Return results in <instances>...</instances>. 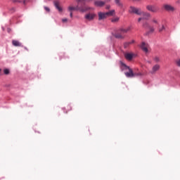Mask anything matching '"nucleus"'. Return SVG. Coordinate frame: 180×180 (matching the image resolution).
I'll list each match as a JSON object with an SVG mask.
<instances>
[{"label":"nucleus","instance_id":"obj_1","mask_svg":"<svg viewBox=\"0 0 180 180\" xmlns=\"http://www.w3.org/2000/svg\"><path fill=\"white\" fill-rule=\"evenodd\" d=\"M77 2V6L76 7L74 6H69L68 11L69 12H72V11H79L82 13L84 12H86L88 11H91V9H94L93 8L89 7L86 5V0H76Z\"/></svg>","mask_w":180,"mask_h":180},{"label":"nucleus","instance_id":"obj_2","mask_svg":"<svg viewBox=\"0 0 180 180\" xmlns=\"http://www.w3.org/2000/svg\"><path fill=\"white\" fill-rule=\"evenodd\" d=\"M130 27L127 28H121L118 31H117L115 34V39H124V34L128 32H130Z\"/></svg>","mask_w":180,"mask_h":180},{"label":"nucleus","instance_id":"obj_3","mask_svg":"<svg viewBox=\"0 0 180 180\" xmlns=\"http://www.w3.org/2000/svg\"><path fill=\"white\" fill-rule=\"evenodd\" d=\"M115 15V10H111L106 13H98V20H103V19H106L108 16H113Z\"/></svg>","mask_w":180,"mask_h":180},{"label":"nucleus","instance_id":"obj_4","mask_svg":"<svg viewBox=\"0 0 180 180\" xmlns=\"http://www.w3.org/2000/svg\"><path fill=\"white\" fill-rule=\"evenodd\" d=\"M129 12L131 13H135V15H139V16H141L143 13V11H141V8H136L134 6H131L129 8Z\"/></svg>","mask_w":180,"mask_h":180},{"label":"nucleus","instance_id":"obj_5","mask_svg":"<svg viewBox=\"0 0 180 180\" xmlns=\"http://www.w3.org/2000/svg\"><path fill=\"white\" fill-rule=\"evenodd\" d=\"M126 68L129 70V72H125V75L127 78H133L136 75H141V74H135L133 72V70L130 69L129 67L126 66Z\"/></svg>","mask_w":180,"mask_h":180},{"label":"nucleus","instance_id":"obj_6","mask_svg":"<svg viewBox=\"0 0 180 180\" xmlns=\"http://www.w3.org/2000/svg\"><path fill=\"white\" fill-rule=\"evenodd\" d=\"M160 68H161V66L158 64H155L152 67V69L149 71V72L152 75L157 74V71H160Z\"/></svg>","mask_w":180,"mask_h":180},{"label":"nucleus","instance_id":"obj_7","mask_svg":"<svg viewBox=\"0 0 180 180\" xmlns=\"http://www.w3.org/2000/svg\"><path fill=\"white\" fill-rule=\"evenodd\" d=\"M146 9L147 11H149V12H153V13H156V12H158V8L153 5L146 6Z\"/></svg>","mask_w":180,"mask_h":180},{"label":"nucleus","instance_id":"obj_8","mask_svg":"<svg viewBox=\"0 0 180 180\" xmlns=\"http://www.w3.org/2000/svg\"><path fill=\"white\" fill-rule=\"evenodd\" d=\"M95 16H96V15L94 13H87L85 15L84 18L86 20H94V19H95Z\"/></svg>","mask_w":180,"mask_h":180},{"label":"nucleus","instance_id":"obj_9","mask_svg":"<svg viewBox=\"0 0 180 180\" xmlns=\"http://www.w3.org/2000/svg\"><path fill=\"white\" fill-rule=\"evenodd\" d=\"M53 5L56 8V9L58 11V12H63V8L60 6V1H54Z\"/></svg>","mask_w":180,"mask_h":180},{"label":"nucleus","instance_id":"obj_10","mask_svg":"<svg viewBox=\"0 0 180 180\" xmlns=\"http://www.w3.org/2000/svg\"><path fill=\"white\" fill-rule=\"evenodd\" d=\"M105 4H106L105 1H100V0H97V1H94L95 6H98V7H100V8H102V6H104V5Z\"/></svg>","mask_w":180,"mask_h":180},{"label":"nucleus","instance_id":"obj_11","mask_svg":"<svg viewBox=\"0 0 180 180\" xmlns=\"http://www.w3.org/2000/svg\"><path fill=\"white\" fill-rule=\"evenodd\" d=\"M141 49L144 51V53H148V44H146V42H142Z\"/></svg>","mask_w":180,"mask_h":180},{"label":"nucleus","instance_id":"obj_12","mask_svg":"<svg viewBox=\"0 0 180 180\" xmlns=\"http://www.w3.org/2000/svg\"><path fill=\"white\" fill-rule=\"evenodd\" d=\"M141 15L142 16H143V19H145L146 20H148V19L151 18V14H150V13L148 12L143 11Z\"/></svg>","mask_w":180,"mask_h":180},{"label":"nucleus","instance_id":"obj_13","mask_svg":"<svg viewBox=\"0 0 180 180\" xmlns=\"http://www.w3.org/2000/svg\"><path fill=\"white\" fill-rule=\"evenodd\" d=\"M12 44L15 47H22V43H20L19 41H17V40H13Z\"/></svg>","mask_w":180,"mask_h":180},{"label":"nucleus","instance_id":"obj_14","mask_svg":"<svg viewBox=\"0 0 180 180\" xmlns=\"http://www.w3.org/2000/svg\"><path fill=\"white\" fill-rule=\"evenodd\" d=\"M164 8L166 11L172 12L174 11V7L171 6L170 5L166 4L164 6Z\"/></svg>","mask_w":180,"mask_h":180},{"label":"nucleus","instance_id":"obj_15","mask_svg":"<svg viewBox=\"0 0 180 180\" xmlns=\"http://www.w3.org/2000/svg\"><path fill=\"white\" fill-rule=\"evenodd\" d=\"M124 57L127 60H132L133 59V54L131 53H125Z\"/></svg>","mask_w":180,"mask_h":180},{"label":"nucleus","instance_id":"obj_16","mask_svg":"<svg viewBox=\"0 0 180 180\" xmlns=\"http://www.w3.org/2000/svg\"><path fill=\"white\" fill-rule=\"evenodd\" d=\"M115 3L117 6H119V8H123V4L120 1V0H115Z\"/></svg>","mask_w":180,"mask_h":180},{"label":"nucleus","instance_id":"obj_17","mask_svg":"<svg viewBox=\"0 0 180 180\" xmlns=\"http://www.w3.org/2000/svg\"><path fill=\"white\" fill-rule=\"evenodd\" d=\"M4 74L5 75H9V74H11V70H9V69H8V68H5L4 70Z\"/></svg>","mask_w":180,"mask_h":180},{"label":"nucleus","instance_id":"obj_18","mask_svg":"<svg viewBox=\"0 0 180 180\" xmlns=\"http://www.w3.org/2000/svg\"><path fill=\"white\" fill-rule=\"evenodd\" d=\"M143 27L145 29H147V28H150V25L148 24V22H146L145 23H143Z\"/></svg>","mask_w":180,"mask_h":180},{"label":"nucleus","instance_id":"obj_19","mask_svg":"<svg viewBox=\"0 0 180 180\" xmlns=\"http://www.w3.org/2000/svg\"><path fill=\"white\" fill-rule=\"evenodd\" d=\"M153 60L155 61V63H160V57L155 56V58H153Z\"/></svg>","mask_w":180,"mask_h":180},{"label":"nucleus","instance_id":"obj_20","mask_svg":"<svg viewBox=\"0 0 180 180\" xmlns=\"http://www.w3.org/2000/svg\"><path fill=\"white\" fill-rule=\"evenodd\" d=\"M119 18L118 17H117V18H113L112 20H111V22H119Z\"/></svg>","mask_w":180,"mask_h":180},{"label":"nucleus","instance_id":"obj_21","mask_svg":"<svg viewBox=\"0 0 180 180\" xmlns=\"http://www.w3.org/2000/svg\"><path fill=\"white\" fill-rule=\"evenodd\" d=\"M176 64L177 67H180V58L176 60Z\"/></svg>","mask_w":180,"mask_h":180},{"label":"nucleus","instance_id":"obj_22","mask_svg":"<svg viewBox=\"0 0 180 180\" xmlns=\"http://www.w3.org/2000/svg\"><path fill=\"white\" fill-rule=\"evenodd\" d=\"M162 30H165V27L164 25L159 28V32H162Z\"/></svg>","mask_w":180,"mask_h":180},{"label":"nucleus","instance_id":"obj_23","mask_svg":"<svg viewBox=\"0 0 180 180\" xmlns=\"http://www.w3.org/2000/svg\"><path fill=\"white\" fill-rule=\"evenodd\" d=\"M153 22L155 23L156 25H158V20L157 19H155V18L153 19Z\"/></svg>","mask_w":180,"mask_h":180},{"label":"nucleus","instance_id":"obj_24","mask_svg":"<svg viewBox=\"0 0 180 180\" xmlns=\"http://www.w3.org/2000/svg\"><path fill=\"white\" fill-rule=\"evenodd\" d=\"M129 43L128 42H125L124 44V49H127V47H129Z\"/></svg>","mask_w":180,"mask_h":180},{"label":"nucleus","instance_id":"obj_25","mask_svg":"<svg viewBox=\"0 0 180 180\" xmlns=\"http://www.w3.org/2000/svg\"><path fill=\"white\" fill-rule=\"evenodd\" d=\"M12 2H13V4H16V2H18L19 4H21L22 1H19V0H12Z\"/></svg>","mask_w":180,"mask_h":180},{"label":"nucleus","instance_id":"obj_26","mask_svg":"<svg viewBox=\"0 0 180 180\" xmlns=\"http://www.w3.org/2000/svg\"><path fill=\"white\" fill-rule=\"evenodd\" d=\"M149 29H150L149 33H153V32H154V28L150 27Z\"/></svg>","mask_w":180,"mask_h":180},{"label":"nucleus","instance_id":"obj_27","mask_svg":"<svg viewBox=\"0 0 180 180\" xmlns=\"http://www.w3.org/2000/svg\"><path fill=\"white\" fill-rule=\"evenodd\" d=\"M45 11H46V12H50V8L49 7H44Z\"/></svg>","mask_w":180,"mask_h":180},{"label":"nucleus","instance_id":"obj_28","mask_svg":"<svg viewBox=\"0 0 180 180\" xmlns=\"http://www.w3.org/2000/svg\"><path fill=\"white\" fill-rule=\"evenodd\" d=\"M68 20L67 18H63L62 20V22H68Z\"/></svg>","mask_w":180,"mask_h":180},{"label":"nucleus","instance_id":"obj_29","mask_svg":"<svg viewBox=\"0 0 180 180\" xmlns=\"http://www.w3.org/2000/svg\"><path fill=\"white\" fill-rule=\"evenodd\" d=\"M143 18H139V19H138V22H141V20H143Z\"/></svg>","mask_w":180,"mask_h":180},{"label":"nucleus","instance_id":"obj_30","mask_svg":"<svg viewBox=\"0 0 180 180\" xmlns=\"http://www.w3.org/2000/svg\"><path fill=\"white\" fill-rule=\"evenodd\" d=\"M70 18H72V11H70Z\"/></svg>","mask_w":180,"mask_h":180},{"label":"nucleus","instance_id":"obj_31","mask_svg":"<svg viewBox=\"0 0 180 180\" xmlns=\"http://www.w3.org/2000/svg\"><path fill=\"white\" fill-rule=\"evenodd\" d=\"M129 43H130L131 44H133V43H134V40H131V41H129Z\"/></svg>","mask_w":180,"mask_h":180},{"label":"nucleus","instance_id":"obj_32","mask_svg":"<svg viewBox=\"0 0 180 180\" xmlns=\"http://www.w3.org/2000/svg\"><path fill=\"white\" fill-rule=\"evenodd\" d=\"M110 6H106V9H110Z\"/></svg>","mask_w":180,"mask_h":180},{"label":"nucleus","instance_id":"obj_33","mask_svg":"<svg viewBox=\"0 0 180 180\" xmlns=\"http://www.w3.org/2000/svg\"><path fill=\"white\" fill-rule=\"evenodd\" d=\"M23 4H24V5H26V0H24V1H23Z\"/></svg>","mask_w":180,"mask_h":180},{"label":"nucleus","instance_id":"obj_34","mask_svg":"<svg viewBox=\"0 0 180 180\" xmlns=\"http://www.w3.org/2000/svg\"><path fill=\"white\" fill-rule=\"evenodd\" d=\"M110 0H105V1L104 2H105V4H106V2H109Z\"/></svg>","mask_w":180,"mask_h":180},{"label":"nucleus","instance_id":"obj_35","mask_svg":"<svg viewBox=\"0 0 180 180\" xmlns=\"http://www.w3.org/2000/svg\"><path fill=\"white\" fill-rule=\"evenodd\" d=\"M134 1H136L137 2H140V1H143V0H134Z\"/></svg>","mask_w":180,"mask_h":180},{"label":"nucleus","instance_id":"obj_36","mask_svg":"<svg viewBox=\"0 0 180 180\" xmlns=\"http://www.w3.org/2000/svg\"><path fill=\"white\" fill-rule=\"evenodd\" d=\"M128 44H129V45L130 46V44H130V41H129V42H127Z\"/></svg>","mask_w":180,"mask_h":180},{"label":"nucleus","instance_id":"obj_37","mask_svg":"<svg viewBox=\"0 0 180 180\" xmlns=\"http://www.w3.org/2000/svg\"><path fill=\"white\" fill-rule=\"evenodd\" d=\"M68 108H69L70 109H69V110H71V107H68Z\"/></svg>","mask_w":180,"mask_h":180},{"label":"nucleus","instance_id":"obj_38","mask_svg":"<svg viewBox=\"0 0 180 180\" xmlns=\"http://www.w3.org/2000/svg\"><path fill=\"white\" fill-rule=\"evenodd\" d=\"M6 86H9V85H6Z\"/></svg>","mask_w":180,"mask_h":180}]
</instances>
